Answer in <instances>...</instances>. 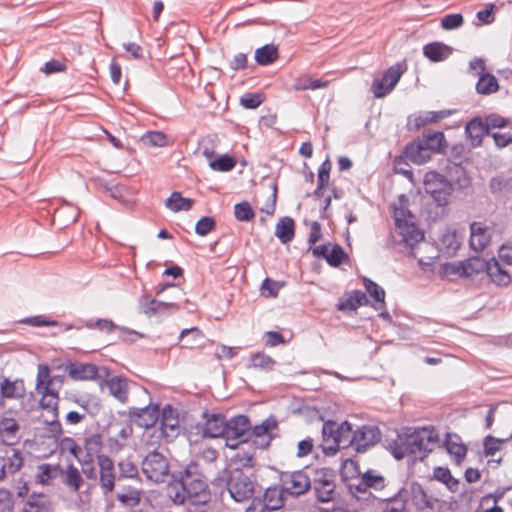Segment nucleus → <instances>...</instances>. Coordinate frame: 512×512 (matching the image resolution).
Here are the masks:
<instances>
[{
  "mask_svg": "<svg viewBox=\"0 0 512 512\" xmlns=\"http://www.w3.org/2000/svg\"><path fill=\"white\" fill-rule=\"evenodd\" d=\"M396 229L402 237V241L409 247H413L424 239V234L417 228L415 216L408 209V200L400 195L398 202L392 205Z\"/></svg>",
  "mask_w": 512,
  "mask_h": 512,
  "instance_id": "1",
  "label": "nucleus"
},
{
  "mask_svg": "<svg viewBox=\"0 0 512 512\" xmlns=\"http://www.w3.org/2000/svg\"><path fill=\"white\" fill-rule=\"evenodd\" d=\"M352 426L348 421L338 424L327 421L322 427V450L326 455H334L338 449L352 445Z\"/></svg>",
  "mask_w": 512,
  "mask_h": 512,
  "instance_id": "2",
  "label": "nucleus"
},
{
  "mask_svg": "<svg viewBox=\"0 0 512 512\" xmlns=\"http://www.w3.org/2000/svg\"><path fill=\"white\" fill-rule=\"evenodd\" d=\"M184 483L188 500L192 504H206L210 500V492L205 477L196 463H190L179 472Z\"/></svg>",
  "mask_w": 512,
  "mask_h": 512,
  "instance_id": "3",
  "label": "nucleus"
},
{
  "mask_svg": "<svg viewBox=\"0 0 512 512\" xmlns=\"http://www.w3.org/2000/svg\"><path fill=\"white\" fill-rule=\"evenodd\" d=\"M397 496L405 503L408 510L411 508L417 511L432 510L436 502V499L429 495L421 484L414 481L405 483Z\"/></svg>",
  "mask_w": 512,
  "mask_h": 512,
  "instance_id": "4",
  "label": "nucleus"
},
{
  "mask_svg": "<svg viewBox=\"0 0 512 512\" xmlns=\"http://www.w3.org/2000/svg\"><path fill=\"white\" fill-rule=\"evenodd\" d=\"M408 435L413 460H423L439 443V436L433 427H421L408 431Z\"/></svg>",
  "mask_w": 512,
  "mask_h": 512,
  "instance_id": "5",
  "label": "nucleus"
},
{
  "mask_svg": "<svg viewBox=\"0 0 512 512\" xmlns=\"http://www.w3.org/2000/svg\"><path fill=\"white\" fill-rule=\"evenodd\" d=\"M227 491L234 501L244 502L252 498L255 492V482L241 470H234L230 473Z\"/></svg>",
  "mask_w": 512,
  "mask_h": 512,
  "instance_id": "6",
  "label": "nucleus"
},
{
  "mask_svg": "<svg viewBox=\"0 0 512 512\" xmlns=\"http://www.w3.org/2000/svg\"><path fill=\"white\" fill-rule=\"evenodd\" d=\"M405 71L406 64L399 62L385 70L381 77L375 78L370 88L374 97L382 98L388 95L395 88Z\"/></svg>",
  "mask_w": 512,
  "mask_h": 512,
  "instance_id": "7",
  "label": "nucleus"
},
{
  "mask_svg": "<svg viewBox=\"0 0 512 512\" xmlns=\"http://www.w3.org/2000/svg\"><path fill=\"white\" fill-rule=\"evenodd\" d=\"M142 472L148 480L161 483L169 475V463L161 453L152 451L142 461Z\"/></svg>",
  "mask_w": 512,
  "mask_h": 512,
  "instance_id": "8",
  "label": "nucleus"
},
{
  "mask_svg": "<svg viewBox=\"0 0 512 512\" xmlns=\"http://www.w3.org/2000/svg\"><path fill=\"white\" fill-rule=\"evenodd\" d=\"M249 428V419L244 415H238L226 421L225 433L223 435L226 446L236 449L240 443L246 442L245 435Z\"/></svg>",
  "mask_w": 512,
  "mask_h": 512,
  "instance_id": "9",
  "label": "nucleus"
},
{
  "mask_svg": "<svg viewBox=\"0 0 512 512\" xmlns=\"http://www.w3.org/2000/svg\"><path fill=\"white\" fill-rule=\"evenodd\" d=\"M98 479L103 495L111 494L116 485L117 475L114 461L105 454L97 455Z\"/></svg>",
  "mask_w": 512,
  "mask_h": 512,
  "instance_id": "10",
  "label": "nucleus"
},
{
  "mask_svg": "<svg viewBox=\"0 0 512 512\" xmlns=\"http://www.w3.org/2000/svg\"><path fill=\"white\" fill-rule=\"evenodd\" d=\"M281 483L283 491L291 496L302 495L311 486L309 477L303 471L283 473Z\"/></svg>",
  "mask_w": 512,
  "mask_h": 512,
  "instance_id": "11",
  "label": "nucleus"
},
{
  "mask_svg": "<svg viewBox=\"0 0 512 512\" xmlns=\"http://www.w3.org/2000/svg\"><path fill=\"white\" fill-rule=\"evenodd\" d=\"M277 429V420L270 416L263 420L261 424L254 426L250 438L258 448L264 449L270 445V442L276 436Z\"/></svg>",
  "mask_w": 512,
  "mask_h": 512,
  "instance_id": "12",
  "label": "nucleus"
},
{
  "mask_svg": "<svg viewBox=\"0 0 512 512\" xmlns=\"http://www.w3.org/2000/svg\"><path fill=\"white\" fill-rule=\"evenodd\" d=\"M380 441V431L375 426H362L353 432L352 446L357 452H365Z\"/></svg>",
  "mask_w": 512,
  "mask_h": 512,
  "instance_id": "13",
  "label": "nucleus"
},
{
  "mask_svg": "<svg viewBox=\"0 0 512 512\" xmlns=\"http://www.w3.org/2000/svg\"><path fill=\"white\" fill-rule=\"evenodd\" d=\"M64 383L63 375L51 376L47 364H39L37 367L36 389H48L59 393Z\"/></svg>",
  "mask_w": 512,
  "mask_h": 512,
  "instance_id": "14",
  "label": "nucleus"
},
{
  "mask_svg": "<svg viewBox=\"0 0 512 512\" xmlns=\"http://www.w3.org/2000/svg\"><path fill=\"white\" fill-rule=\"evenodd\" d=\"M491 240V230L483 222L470 224V247L475 251H482Z\"/></svg>",
  "mask_w": 512,
  "mask_h": 512,
  "instance_id": "15",
  "label": "nucleus"
},
{
  "mask_svg": "<svg viewBox=\"0 0 512 512\" xmlns=\"http://www.w3.org/2000/svg\"><path fill=\"white\" fill-rule=\"evenodd\" d=\"M130 417L139 427L151 428L159 419V407L148 405L144 408H133L130 411Z\"/></svg>",
  "mask_w": 512,
  "mask_h": 512,
  "instance_id": "16",
  "label": "nucleus"
},
{
  "mask_svg": "<svg viewBox=\"0 0 512 512\" xmlns=\"http://www.w3.org/2000/svg\"><path fill=\"white\" fill-rule=\"evenodd\" d=\"M206 418L201 433L205 438H223L225 433V423L226 419L223 415L220 414H207L204 413Z\"/></svg>",
  "mask_w": 512,
  "mask_h": 512,
  "instance_id": "17",
  "label": "nucleus"
},
{
  "mask_svg": "<svg viewBox=\"0 0 512 512\" xmlns=\"http://www.w3.org/2000/svg\"><path fill=\"white\" fill-rule=\"evenodd\" d=\"M67 372L69 377L75 381H90L98 377V368L91 363H69Z\"/></svg>",
  "mask_w": 512,
  "mask_h": 512,
  "instance_id": "18",
  "label": "nucleus"
},
{
  "mask_svg": "<svg viewBox=\"0 0 512 512\" xmlns=\"http://www.w3.org/2000/svg\"><path fill=\"white\" fill-rule=\"evenodd\" d=\"M61 481L72 493H77L84 484V479L79 469L73 464L59 470Z\"/></svg>",
  "mask_w": 512,
  "mask_h": 512,
  "instance_id": "19",
  "label": "nucleus"
},
{
  "mask_svg": "<svg viewBox=\"0 0 512 512\" xmlns=\"http://www.w3.org/2000/svg\"><path fill=\"white\" fill-rule=\"evenodd\" d=\"M454 113V110L445 109L440 111H427L420 113L418 115H414L412 119H410L409 124L413 123V126L416 130L424 127L430 123H437L442 119H445L451 116Z\"/></svg>",
  "mask_w": 512,
  "mask_h": 512,
  "instance_id": "20",
  "label": "nucleus"
},
{
  "mask_svg": "<svg viewBox=\"0 0 512 512\" xmlns=\"http://www.w3.org/2000/svg\"><path fill=\"white\" fill-rule=\"evenodd\" d=\"M404 155L409 161L417 165L425 164L432 156L429 149L421 144L419 140L407 144Z\"/></svg>",
  "mask_w": 512,
  "mask_h": 512,
  "instance_id": "21",
  "label": "nucleus"
},
{
  "mask_svg": "<svg viewBox=\"0 0 512 512\" xmlns=\"http://www.w3.org/2000/svg\"><path fill=\"white\" fill-rule=\"evenodd\" d=\"M465 132L474 147L479 146L482 143L483 137L490 134L484 119L480 117L473 118L469 121L466 124Z\"/></svg>",
  "mask_w": 512,
  "mask_h": 512,
  "instance_id": "22",
  "label": "nucleus"
},
{
  "mask_svg": "<svg viewBox=\"0 0 512 512\" xmlns=\"http://www.w3.org/2000/svg\"><path fill=\"white\" fill-rule=\"evenodd\" d=\"M85 326L89 329H98L100 331H105V332H112L113 330L117 329L119 330L120 332V336L122 337L123 340H127L128 338L126 337V335H135V336H138V337H142V334L134 331V330H130L128 328H125V327H119L117 326L112 320L110 319H98V320H89L86 322Z\"/></svg>",
  "mask_w": 512,
  "mask_h": 512,
  "instance_id": "23",
  "label": "nucleus"
},
{
  "mask_svg": "<svg viewBox=\"0 0 512 512\" xmlns=\"http://www.w3.org/2000/svg\"><path fill=\"white\" fill-rule=\"evenodd\" d=\"M409 439L408 431L398 434L396 439L389 443V451L395 459L401 460L404 457L410 456L412 458V448Z\"/></svg>",
  "mask_w": 512,
  "mask_h": 512,
  "instance_id": "24",
  "label": "nucleus"
},
{
  "mask_svg": "<svg viewBox=\"0 0 512 512\" xmlns=\"http://www.w3.org/2000/svg\"><path fill=\"white\" fill-rule=\"evenodd\" d=\"M487 262L481 257H472L457 264L455 271L460 276L470 277L475 274L486 272Z\"/></svg>",
  "mask_w": 512,
  "mask_h": 512,
  "instance_id": "25",
  "label": "nucleus"
},
{
  "mask_svg": "<svg viewBox=\"0 0 512 512\" xmlns=\"http://www.w3.org/2000/svg\"><path fill=\"white\" fill-rule=\"evenodd\" d=\"M438 245L444 254L453 256L461 246V237L455 230L446 229L441 233Z\"/></svg>",
  "mask_w": 512,
  "mask_h": 512,
  "instance_id": "26",
  "label": "nucleus"
},
{
  "mask_svg": "<svg viewBox=\"0 0 512 512\" xmlns=\"http://www.w3.org/2000/svg\"><path fill=\"white\" fill-rule=\"evenodd\" d=\"M19 425L13 418H3L0 421V439L5 445L12 446L18 442Z\"/></svg>",
  "mask_w": 512,
  "mask_h": 512,
  "instance_id": "27",
  "label": "nucleus"
},
{
  "mask_svg": "<svg viewBox=\"0 0 512 512\" xmlns=\"http://www.w3.org/2000/svg\"><path fill=\"white\" fill-rule=\"evenodd\" d=\"M452 52L453 49L442 42H432L423 47L424 56L433 62H440L447 59Z\"/></svg>",
  "mask_w": 512,
  "mask_h": 512,
  "instance_id": "28",
  "label": "nucleus"
},
{
  "mask_svg": "<svg viewBox=\"0 0 512 512\" xmlns=\"http://www.w3.org/2000/svg\"><path fill=\"white\" fill-rule=\"evenodd\" d=\"M59 465L43 463L37 466L34 475L37 484L43 486L52 485L53 481L59 476Z\"/></svg>",
  "mask_w": 512,
  "mask_h": 512,
  "instance_id": "29",
  "label": "nucleus"
},
{
  "mask_svg": "<svg viewBox=\"0 0 512 512\" xmlns=\"http://www.w3.org/2000/svg\"><path fill=\"white\" fill-rule=\"evenodd\" d=\"M444 446L446 451L454 458L457 464H459L465 458L467 448L461 442L458 435L447 434Z\"/></svg>",
  "mask_w": 512,
  "mask_h": 512,
  "instance_id": "30",
  "label": "nucleus"
},
{
  "mask_svg": "<svg viewBox=\"0 0 512 512\" xmlns=\"http://www.w3.org/2000/svg\"><path fill=\"white\" fill-rule=\"evenodd\" d=\"M167 490L168 496L174 504L181 505L188 500L187 494L185 493L186 489L180 473L173 475V479L169 483Z\"/></svg>",
  "mask_w": 512,
  "mask_h": 512,
  "instance_id": "31",
  "label": "nucleus"
},
{
  "mask_svg": "<svg viewBox=\"0 0 512 512\" xmlns=\"http://www.w3.org/2000/svg\"><path fill=\"white\" fill-rule=\"evenodd\" d=\"M107 388L110 394L121 403L128 400V381L120 376H115L107 381Z\"/></svg>",
  "mask_w": 512,
  "mask_h": 512,
  "instance_id": "32",
  "label": "nucleus"
},
{
  "mask_svg": "<svg viewBox=\"0 0 512 512\" xmlns=\"http://www.w3.org/2000/svg\"><path fill=\"white\" fill-rule=\"evenodd\" d=\"M283 489H279L276 487L268 488L261 499L263 510L275 511L280 509L283 504Z\"/></svg>",
  "mask_w": 512,
  "mask_h": 512,
  "instance_id": "33",
  "label": "nucleus"
},
{
  "mask_svg": "<svg viewBox=\"0 0 512 512\" xmlns=\"http://www.w3.org/2000/svg\"><path fill=\"white\" fill-rule=\"evenodd\" d=\"M52 502L45 494L32 495L27 501L23 512H52Z\"/></svg>",
  "mask_w": 512,
  "mask_h": 512,
  "instance_id": "34",
  "label": "nucleus"
},
{
  "mask_svg": "<svg viewBox=\"0 0 512 512\" xmlns=\"http://www.w3.org/2000/svg\"><path fill=\"white\" fill-rule=\"evenodd\" d=\"M177 417L173 416L172 409H163L161 418L160 435L165 438L173 437L179 428Z\"/></svg>",
  "mask_w": 512,
  "mask_h": 512,
  "instance_id": "35",
  "label": "nucleus"
},
{
  "mask_svg": "<svg viewBox=\"0 0 512 512\" xmlns=\"http://www.w3.org/2000/svg\"><path fill=\"white\" fill-rule=\"evenodd\" d=\"M368 302L367 296L360 290H354L338 304L340 311H353Z\"/></svg>",
  "mask_w": 512,
  "mask_h": 512,
  "instance_id": "36",
  "label": "nucleus"
},
{
  "mask_svg": "<svg viewBox=\"0 0 512 512\" xmlns=\"http://www.w3.org/2000/svg\"><path fill=\"white\" fill-rule=\"evenodd\" d=\"M36 391L42 396L40 406L51 413V416L57 417L59 393L51 389H36Z\"/></svg>",
  "mask_w": 512,
  "mask_h": 512,
  "instance_id": "37",
  "label": "nucleus"
},
{
  "mask_svg": "<svg viewBox=\"0 0 512 512\" xmlns=\"http://www.w3.org/2000/svg\"><path fill=\"white\" fill-rule=\"evenodd\" d=\"M486 273L493 282L499 285H506L510 282V276L508 272L502 269L499 261L495 258L488 260Z\"/></svg>",
  "mask_w": 512,
  "mask_h": 512,
  "instance_id": "38",
  "label": "nucleus"
},
{
  "mask_svg": "<svg viewBox=\"0 0 512 512\" xmlns=\"http://www.w3.org/2000/svg\"><path fill=\"white\" fill-rule=\"evenodd\" d=\"M24 393L25 389L22 381H10L4 378L0 384V394L2 398H21Z\"/></svg>",
  "mask_w": 512,
  "mask_h": 512,
  "instance_id": "39",
  "label": "nucleus"
},
{
  "mask_svg": "<svg viewBox=\"0 0 512 512\" xmlns=\"http://www.w3.org/2000/svg\"><path fill=\"white\" fill-rule=\"evenodd\" d=\"M364 286L370 297L374 300L372 304L373 308L384 309L386 306L384 289L368 278L364 279Z\"/></svg>",
  "mask_w": 512,
  "mask_h": 512,
  "instance_id": "40",
  "label": "nucleus"
},
{
  "mask_svg": "<svg viewBox=\"0 0 512 512\" xmlns=\"http://www.w3.org/2000/svg\"><path fill=\"white\" fill-rule=\"evenodd\" d=\"M276 237L286 244L294 238V221L290 217H283L276 224L275 228Z\"/></svg>",
  "mask_w": 512,
  "mask_h": 512,
  "instance_id": "41",
  "label": "nucleus"
},
{
  "mask_svg": "<svg viewBox=\"0 0 512 512\" xmlns=\"http://www.w3.org/2000/svg\"><path fill=\"white\" fill-rule=\"evenodd\" d=\"M453 192V186L449 181L442 183V186L435 190L429 186L428 194L432 197L437 206L444 207L449 203L450 196Z\"/></svg>",
  "mask_w": 512,
  "mask_h": 512,
  "instance_id": "42",
  "label": "nucleus"
},
{
  "mask_svg": "<svg viewBox=\"0 0 512 512\" xmlns=\"http://www.w3.org/2000/svg\"><path fill=\"white\" fill-rule=\"evenodd\" d=\"M142 491L132 486L123 488V490L116 495V499L126 506H137L141 501Z\"/></svg>",
  "mask_w": 512,
  "mask_h": 512,
  "instance_id": "43",
  "label": "nucleus"
},
{
  "mask_svg": "<svg viewBox=\"0 0 512 512\" xmlns=\"http://www.w3.org/2000/svg\"><path fill=\"white\" fill-rule=\"evenodd\" d=\"M499 89L498 81L494 75L484 73L479 76L476 84V91L482 95H489L495 93Z\"/></svg>",
  "mask_w": 512,
  "mask_h": 512,
  "instance_id": "44",
  "label": "nucleus"
},
{
  "mask_svg": "<svg viewBox=\"0 0 512 512\" xmlns=\"http://www.w3.org/2000/svg\"><path fill=\"white\" fill-rule=\"evenodd\" d=\"M179 338L182 343V347L193 349L200 345L203 336L197 327H192L190 329L182 330Z\"/></svg>",
  "mask_w": 512,
  "mask_h": 512,
  "instance_id": "45",
  "label": "nucleus"
},
{
  "mask_svg": "<svg viewBox=\"0 0 512 512\" xmlns=\"http://www.w3.org/2000/svg\"><path fill=\"white\" fill-rule=\"evenodd\" d=\"M418 140L429 149L431 154L440 152L445 143V137L442 132L428 133Z\"/></svg>",
  "mask_w": 512,
  "mask_h": 512,
  "instance_id": "46",
  "label": "nucleus"
},
{
  "mask_svg": "<svg viewBox=\"0 0 512 512\" xmlns=\"http://www.w3.org/2000/svg\"><path fill=\"white\" fill-rule=\"evenodd\" d=\"M165 205L173 212L188 211L193 205V200L182 197L179 192H173L166 200Z\"/></svg>",
  "mask_w": 512,
  "mask_h": 512,
  "instance_id": "47",
  "label": "nucleus"
},
{
  "mask_svg": "<svg viewBox=\"0 0 512 512\" xmlns=\"http://www.w3.org/2000/svg\"><path fill=\"white\" fill-rule=\"evenodd\" d=\"M278 57L277 47L274 45H264L255 51V60L260 65H269Z\"/></svg>",
  "mask_w": 512,
  "mask_h": 512,
  "instance_id": "48",
  "label": "nucleus"
},
{
  "mask_svg": "<svg viewBox=\"0 0 512 512\" xmlns=\"http://www.w3.org/2000/svg\"><path fill=\"white\" fill-rule=\"evenodd\" d=\"M140 141L148 147H165L168 145L167 135L161 131H149L141 136Z\"/></svg>",
  "mask_w": 512,
  "mask_h": 512,
  "instance_id": "49",
  "label": "nucleus"
},
{
  "mask_svg": "<svg viewBox=\"0 0 512 512\" xmlns=\"http://www.w3.org/2000/svg\"><path fill=\"white\" fill-rule=\"evenodd\" d=\"M329 83L330 82L328 80L300 77L295 81L293 87L295 90H317L326 88Z\"/></svg>",
  "mask_w": 512,
  "mask_h": 512,
  "instance_id": "50",
  "label": "nucleus"
},
{
  "mask_svg": "<svg viewBox=\"0 0 512 512\" xmlns=\"http://www.w3.org/2000/svg\"><path fill=\"white\" fill-rule=\"evenodd\" d=\"M119 480L136 479L139 477L137 465L130 459H121L118 464Z\"/></svg>",
  "mask_w": 512,
  "mask_h": 512,
  "instance_id": "51",
  "label": "nucleus"
},
{
  "mask_svg": "<svg viewBox=\"0 0 512 512\" xmlns=\"http://www.w3.org/2000/svg\"><path fill=\"white\" fill-rule=\"evenodd\" d=\"M334 487V484L328 480L315 482L314 489L318 500L321 502L330 501L332 499Z\"/></svg>",
  "mask_w": 512,
  "mask_h": 512,
  "instance_id": "52",
  "label": "nucleus"
},
{
  "mask_svg": "<svg viewBox=\"0 0 512 512\" xmlns=\"http://www.w3.org/2000/svg\"><path fill=\"white\" fill-rule=\"evenodd\" d=\"M236 161L228 156L221 155L217 159L211 160L209 166L214 171L228 172L234 169Z\"/></svg>",
  "mask_w": 512,
  "mask_h": 512,
  "instance_id": "53",
  "label": "nucleus"
},
{
  "mask_svg": "<svg viewBox=\"0 0 512 512\" xmlns=\"http://www.w3.org/2000/svg\"><path fill=\"white\" fill-rule=\"evenodd\" d=\"M234 216L238 221L248 222L254 218L255 213L250 203L243 201L234 206Z\"/></svg>",
  "mask_w": 512,
  "mask_h": 512,
  "instance_id": "54",
  "label": "nucleus"
},
{
  "mask_svg": "<svg viewBox=\"0 0 512 512\" xmlns=\"http://www.w3.org/2000/svg\"><path fill=\"white\" fill-rule=\"evenodd\" d=\"M275 364V361L264 353L253 354L250 358L249 367L259 368L262 370H271Z\"/></svg>",
  "mask_w": 512,
  "mask_h": 512,
  "instance_id": "55",
  "label": "nucleus"
},
{
  "mask_svg": "<svg viewBox=\"0 0 512 512\" xmlns=\"http://www.w3.org/2000/svg\"><path fill=\"white\" fill-rule=\"evenodd\" d=\"M464 24V18L460 13L447 14L441 19V28L444 30H454Z\"/></svg>",
  "mask_w": 512,
  "mask_h": 512,
  "instance_id": "56",
  "label": "nucleus"
},
{
  "mask_svg": "<svg viewBox=\"0 0 512 512\" xmlns=\"http://www.w3.org/2000/svg\"><path fill=\"white\" fill-rule=\"evenodd\" d=\"M446 181L447 180L439 173L435 171H429L425 174L423 179L424 189L426 193H428L429 186L435 190H438L442 186V183H445Z\"/></svg>",
  "mask_w": 512,
  "mask_h": 512,
  "instance_id": "57",
  "label": "nucleus"
},
{
  "mask_svg": "<svg viewBox=\"0 0 512 512\" xmlns=\"http://www.w3.org/2000/svg\"><path fill=\"white\" fill-rule=\"evenodd\" d=\"M507 439H498L493 436H486L483 442L484 452L486 456H494L501 448V445L507 441Z\"/></svg>",
  "mask_w": 512,
  "mask_h": 512,
  "instance_id": "58",
  "label": "nucleus"
},
{
  "mask_svg": "<svg viewBox=\"0 0 512 512\" xmlns=\"http://www.w3.org/2000/svg\"><path fill=\"white\" fill-rule=\"evenodd\" d=\"M362 482L366 486L374 488L375 490H381L385 486L384 478L372 471H368L363 475Z\"/></svg>",
  "mask_w": 512,
  "mask_h": 512,
  "instance_id": "59",
  "label": "nucleus"
},
{
  "mask_svg": "<svg viewBox=\"0 0 512 512\" xmlns=\"http://www.w3.org/2000/svg\"><path fill=\"white\" fill-rule=\"evenodd\" d=\"M157 300L150 298L147 294H143L139 300V310L148 317L156 315Z\"/></svg>",
  "mask_w": 512,
  "mask_h": 512,
  "instance_id": "60",
  "label": "nucleus"
},
{
  "mask_svg": "<svg viewBox=\"0 0 512 512\" xmlns=\"http://www.w3.org/2000/svg\"><path fill=\"white\" fill-rule=\"evenodd\" d=\"M216 226V222L214 218L205 216L198 220L195 226V232L199 236H206L210 233Z\"/></svg>",
  "mask_w": 512,
  "mask_h": 512,
  "instance_id": "61",
  "label": "nucleus"
},
{
  "mask_svg": "<svg viewBox=\"0 0 512 512\" xmlns=\"http://www.w3.org/2000/svg\"><path fill=\"white\" fill-rule=\"evenodd\" d=\"M7 471L9 473H15L20 470L23 466V457L19 450L13 449L12 455L8 456L7 462H5Z\"/></svg>",
  "mask_w": 512,
  "mask_h": 512,
  "instance_id": "62",
  "label": "nucleus"
},
{
  "mask_svg": "<svg viewBox=\"0 0 512 512\" xmlns=\"http://www.w3.org/2000/svg\"><path fill=\"white\" fill-rule=\"evenodd\" d=\"M21 323L27 324L34 327H41V326H58L59 322L56 320L48 319L47 317L43 315H37L32 317H27L23 320H21Z\"/></svg>",
  "mask_w": 512,
  "mask_h": 512,
  "instance_id": "63",
  "label": "nucleus"
},
{
  "mask_svg": "<svg viewBox=\"0 0 512 512\" xmlns=\"http://www.w3.org/2000/svg\"><path fill=\"white\" fill-rule=\"evenodd\" d=\"M382 512H409L405 503L396 495L390 499L383 507Z\"/></svg>",
  "mask_w": 512,
  "mask_h": 512,
  "instance_id": "64",
  "label": "nucleus"
}]
</instances>
